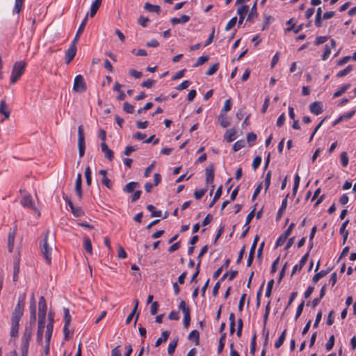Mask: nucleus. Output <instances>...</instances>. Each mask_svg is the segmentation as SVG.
Masks as SVG:
<instances>
[{
	"label": "nucleus",
	"instance_id": "nucleus-1",
	"mask_svg": "<svg viewBox=\"0 0 356 356\" xmlns=\"http://www.w3.org/2000/svg\"><path fill=\"white\" fill-rule=\"evenodd\" d=\"M24 299L25 295L24 294L15 306V308L12 314L11 323L19 325V321L23 316L24 309Z\"/></svg>",
	"mask_w": 356,
	"mask_h": 356
},
{
	"label": "nucleus",
	"instance_id": "nucleus-2",
	"mask_svg": "<svg viewBox=\"0 0 356 356\" xmlns=\"http://www.w3.org/2000/svg\"><path fill=\"white\" fill-rule=\"evenodd\" d=\"M52 250V245H51L48 241V236H45L44 238L40 242V252L46 263L49 265L51 263Z\"/></svg>",
	"mask_w": 356,
	"mask_h": 356
},
{
	"label": "nucleus",
	"instance_id": "nucleus-3",
	"mask_svg": "<svg viewBox=\"0 0 356 356\" xmlns=\"http://www.w3.org/2000/svg\"><path fill=\"white\" fill-rule=\"evenodd\" d=\"M26 65V63L23 61H17L14 64L10 75V83L12 84L15 83L23 74Z\"/></svg>",
	"mask_w": 356,
	"mask_h": 356
},
{
	"label": "nucleus",
	"instance_id": "nucleus-4",
	"mask_svg": "<svg viewBox=\"0 0 356 356\" xmlns=\"http://www.w3.org/2000/svg\"><path fill=\"white\" fill-rule=\"evenodd\" d=\"M49 323L47 325V330L45 333V340H46V346H45V350L44 353L45 355H48L49 353V343L52 335L53 332V324H54V320L53 318L50 316H49Z\"/></svg>",
	"mask_w": 356,
	"mask_h": 356
},
{
	"label": "nucleus",
	"instance_id": "nucleus-5",
	"mask_svg": "<svg viewBox=\"0 0 356 356\" xmlns=\"http://www.w3.org/2000/svg\"><path fill=\"white\" fill-rule=\"evenodd\" d=\"M78 147H79V155L81 158L85 154V136L83 132V128L82 125L78 127Z\"/></svg>",
	"mask_w": 356,
	"mask_h": 356
},
{
	"label": "nucleus",
	"instance_id": "nucleus-6",
	"mask_svg": "<svg viewBox=\"0 0 356 356\" xmlns=\"http://www.w3.org/2000/svg\"><path fill=\"white\" fill-rule=\"evenodd\" d=\"M20 204L24 207H28L30 209L33 210L35 213H37L38 216H40V211L35 207L33 200L30 194H26L20 200Z\"/></svg>",
	"mask_w": 356,
	"mask_h": 356
},
{
	"label": "nucleus",
	"instance_id": "nucleus-7",
	"mask_svg": "<svg viewBox=\"0 0 356 356\" xmlns=\"http://www.w3.org/2000/svg\"><path fill=\"white\" fill-rule=\"evenodd\" d=\"M47 306L45 298L41 296L38 302V320L45 321Z\"/></svg>",
	"mask_w": 356,
	"mask_h": 356
},
{
	"label": "nucleus",
	"instance_id": "nucleus-8",
	"mask_svg": "<svg viewBox=\"0 0 356 356\" xmlns=\"http://www.w3.org/2000/svg\"><path fill=\"white\" fill-rule=\"evenodd\" d=\"M73 90L77 92H83L86 90V83L81 75H77L75 77Z\"/></svg>",
	"mask_w": 356,
	"mask_h": 356
},
{
	"label": "nucleus",
	"instance_id": "nucleus-9",
	"mask_svg": "<svg viewBox=\"0 0 356 356\" xmlns=\"http://www.w3.org/2000/svg\"><path fill=\"white\" fill-rule=\"evenodd\" d=\"M205 173H206V183L207 184L211 185V191L210 192V195L212 194L213 191L214 189V185L213 184V179H214V170L213 166L210 165L206 168L205 169Z\"/></svg>",
	"mask_w": 356,
	"mask_h": 356
},
{
	"label": "nucleus",
	"instance_id": "nucleus-10",
	"mask_svg": "<svg viewBox=\"0 0 356 356\" xmlns=\"http://www.w3.org/2000/svg\"><path fill=\"white\" fill-rule=\"evenodd\" d=\"M101 63H102V65L105 69L108 71H111V64L110 60L105 56L94 58L92 60V65H95Z\"/></svg>",
	"mask_w": 356,
	"mask_h": 356
},
{
	"label": "nucleus",
	"instance_id": "nucleus-11",
	"mask_svg": "<svg viewBox=\"0 0 356 356\" xmlns=\"http://www.w3.org/2000/svg\"><path fill=\"white\" fill-rule=\"evenodd\" d=\"M17 227L10 229L8 236V249L9 252H12L14 248L15 238L16 235Z\"/></svg>",
	"mask_w": 356,
	"mask_h": 356
},
{
	"label": "nucleus",
	"instance_id": "nucleus-12",
	"mask_svg": "<svg viewBox=\"0 0 356 356\" xmlns=\"http://www.w3.org/2000/svg\"><path fill=\"white\" fill-rule=\"evenodd\" d=\"M76 53V47L74 44H72L67 50L65 55V60L67 64H69L75 57Z\"/></svg>",
	"mask_w": 356,
	"mask_h": 356
},
{
	"label": "nucleus",
	"instance_id": "nucleus-13",
	"mask_svg": "<svg viewBox=\"0 0 356 356\" xmlns=\"http://www.w3.org/2000/svg\"><path fill=\"white\" fill-rule=\"evenodd\" d=\"M107 174H108V171L106 170H104V169L100 170L99 171V172H98V175L100 177H99V181L103 185L106 186L108 188H111V181L107 177Z\"/></svg>",
	"mask_w": 356,
	"mask_h": 356
},
{
	"label": "nucleus",
	"instance_id": "nucleus-14",
	"mask_svg": "<svg viewBox=\"0 0 356 356\" xmlns=\"http://www.w3.org/2000/svg\"><path fill=\"white\" fill-rule=\"evenodd\" d=\"M45 327V321L38 320V326L37 331V341L41 343L42 341V336Z\"/></svg>",
	"mask_w": 356,
	"mask_h": 356
},
{
	"label": "nucleus",
	"instance_id": "nucleus-15",
	"mask_svg": "<svg viewBox=\"0 0 356 356\" xmlns=\"http://www.w3.org/2000/svg\"><path fill=\"white\" fill-rule=\"evenodd\" d=\"M308 257H309V252H307L300 259V262L298 263V264H296L293 266V270H292V273H291V275H293V274L296 273V271H300L301 270V269L302 268V267L304 266V265L305 264V263L307 262V259H308Z\"/></svg>",
	"mask_w": 356,
	"mask_h": 356
},
{
	"label": "nucleus",
	"instance_id": "nucleus-16",
	"mask_svg": "<svg viewBox=\"0 0 356 356\" xmlns=\"http://www.w3.org/2000/svg\"><path fill=\"white\" fill-rule=\"evenodd\" d=\"M248 10L249 7L248 6L246 5L241 6L237 9V14L239 15L238 24H242L245 18V16L248 13Z\"/></svg>",
	"mask_w": 356,
	"mask_h": 356
},
{
	"label": "nucleus",
	"instance_id": "nucleus-17",
	"mask_svg": "<svg viewBox=\"0 0 356 356\" xmlns=\"http://www.w3.org/2000/svg\"><path fill=\"white\" fill-rule=\"evenodd\" d=\"M81 184H82V179H81V174L79 173L77 175V177L75 181V192L77 194L79 199L82 198V189H81Z\"/></svg>",
	"mask_w": 356,
	"mask_h": 356
},
{
	"label": "nucleus",
	"instance_id": "nucleus-18",
	"mask_svg": "<svg viewBox=\"0 0 356 356\" xmlns=\"http://www.w3.org/2000/svg\"><path fill=\"white\" fill-rule=\"evenodd\" d=\"M0 113L2 114L6 119H8L10 115V111L4 100L0 102Z\"/></svg>",
	"mask_w": 356,
	"mask_h": 356
},
{
	"label": "nucleus",
	"instance_id": "nucleus-19",
	"mask_svg": "<svg viewBox=\"0 0 356 356\" xmlns=\"http://www.w3.org/2000/svg\"><path fill=\"white\" fill-rule=\"evenodd\" d=\"M309 110L311 113L315 114V115H319L323 112V108L321 106V104L318 102H315L312 103L309 105Z\"/></svg>",
	"mask_w": 356,
	"mask_h": 356
},
{
	"label": "nucleus",
	"instance_id": "nucleus-20",
	"mask_svg": "<svg viewBox=\"0 0 356 356\" xmlns=\"http://www.w3.org/2000/svg\"><path fill=\"white\" fill-rule=\"evenodd\" d=\"M335 47H336V42H335L334 40L332 39L331 40V45L329 46V45L326 44L325 46V51L322 56V60H327L331 54V49H334Z\"/></svg>",
	"mask_w": 356,
	"mask_h": 356
},
{
	"label": "nucleus",
	"instance_id": "nucleus-21",
	"mask_svg": "<svg viewBox=\"0 0 356 356\" xmlns=\"http://www.w3.org/2000/svg\"><path fill=\"white\" fill-rule=\"evenodd\" d=\"M36 321V307L34 302L30 305V325L34 327Z\"/></svg>",
	"mask_w": 356,
	"mask_h": 356
},
{
	"label": "nucleus",
	"instance_id": "nucleus-22",
	"mask_svg": "<svg viewBox=\"0 0 356 356\" xmlns=\"http://www.w3.org/2000/svg\"><path fill=\"white\" fill-rule=\"evenodd\" d=\"M190 20V17L186 15H183L180 17H173L171 19V23L173 25L177 24H185L188 22Z\"/></svg>",
	"mask_w": 356,
	"mask_h": 356
},
{
	"label": "nucleus",
	"instance_id": "nucleus-23",
	"mask_svg": "<svg viewBox=\"0 0 356 356\" xmlns=\"http://www.w3.org/2000/svg\"><path fill=\"white\" fill-rule=\"evenodd\" d=\"M288 196L289 195H287L283 200H282V205L280 207V208L279 209L278 211H277V216H276V219L277 220H279L281 219L282 216V214L284 211V210L286 209V207H287V198H288Z\"/></svg>",
	"mask_w": 356,
	"mask_h": 356
},
{
	"label": "nucleus",
	"instance_id": "nucleus-24",
	"mask_svg": "<svg viewBox=\"0 0 356 356\" xmlns=\"http://www.w3.org/2000/svg\"><path fill=\"white\" fill-rule=\"evenodd\" d=\"M33 329V326H32V325H30L29 326H26L24 331L23 332L22 339L30 341L32 337Z\"/></svg>",
	"mask_w": 356,
	"mask_h": 356
},
{
	"label": "nucleus",
	"instance_id": "nucleus-25",
	"mask_svg": "<svg viewBox=\"0 0 356 356\" xmlns=\"http://www.w3.org/2000/svg\"><path fill=\"white\" fill-rule=\"evenodd\" d=\"M102 0H95L90 8V17H92L95 15L97 11L98 10Z\"/></svg>",
	"mask_w": 356,
	"mask_h": 356
},
{
	"label": "nucleus",
	"instance_id": "nucleus-26",
	"mask_svg": "<svg viewBox=\"0 0 356 356\" xmlns=\"http://www.w3.org/2000/svg\"><path fill=\"white\" fill-rule=\"evenodd\" d=\"M225 139L228 142H232L236 138V131L234 129L227 130L224 136Z\"/></svg>",
	"mask_w": 356,
	"mask_h": 356
},
{
	"label": "nucleus",
	"instance_id": "nucleus-27",
	"mask_svg": "<svg viewBox=\"0 0 356 356\" xmlns=\"http://www.w3.org/2000/svg\"><path fill=\"white\" fill-rule=\"evenodd\" d=\"M138 187H139V184L138 182L131 181L125 185L124 191H125L127 193H131L135 189L138 188Z\"/></svg>",
	"mask_w": 356,
	"mask_h": 356
},
{
	"label": "nucleus",
	"instance_id": "nucleus-28",
	"mask_svg": "<svg viewBox=\"0 0 356 356\" xmlns=\"http://www.w3.org/2000/svg\"><path fill=\"white\" fill-rule=\"evenodd\" d=\"M99 145L102 152L104 154V156L109 161H111V149H109L106 144Z\"/></svg>",
	"mask_w": 356,
	"mask_h": 356
},
{
	"label": "nucleus",
	"instance_id": "nucleus-29",
	"mask_svg": "<svg viewBox=\"0 0 356 356\" xmlns=\"http://www.w3.org/2000/svg\"><path fill=\"white\" fill-rule=\"evenodd\" d=\"M218 121L220 124L223 127L226 128L229 125V122L225 115V113H220L218 116Z\"/></svg>",
	"mask_w": 356,
	"mask_h": 356
},
{
	"label": "nucleus",
	"instance_id": "nucleus-30",
	"mask_svg": "<svg viewBox=\"0 0 356 356\" xmlns=\"http://www.w3.org/2000/svg\"><path fill=\"white\" fill-rule=\"evenodd\" d=\"M144 8L151 13H159L160 12V7L157 5H152L149 3H146L144 6Z\"/></svg>",
	"mask_w": 356,
	"mask_h": 356
},
{
	"label": "nucleus",
	"instance_id": "nucleus-31",
	"mask_svg": "<svg viewBox=\"0 0 356 356\" xmlns=\"http://www.w3.org/2000/svg\"><path fill=\"white\" fill-rule=\"evenodd\" d=\"M170 335V332L168 331H163L162 332L161 337L159 338L156 343L155 347H159L162 343L165 342Z\"/></svg>",
	"mask_w": 356,
	"mask_h": 356
},
{
	"label": "nucleus",
	"instance_id": "nucleus-32",
	"mask_svg": "<svg viewBox=\"0 0 356 356\" xmlns=\"http://www.w3.org/2000/svg\"><path fill=\"white\" fill-rule=\"evenodd\" d=\"M350 87V83H346L343 85L341 88H339L333 95L334 97H338L342 95Z\"/></svg>",
	"mask_w": 356,
	"mask_h": 356
},
{
	"label": "nucleus",
	"instance_id": "nucleus-33",
	"mask_svg": "<svg viewBox=\"0 0 356 356\" xmlns=\"http://www.w3.org/2000/svg\"><path fill=\"white\" fill-rule=\"evenodd\" d=\"M257 16V1L253 4L250 13L247 17V21H253Z\"/></svg>",
	"mask_w": 356,
	"mask_h": 356
},
{
	"label": "nucleus",
	"instance_id": "nucleus-34",
	"mask_svg": "<svg viewBox=\"0 0 356 356\" xmlns=\"http://www.w3.org/2000/svg\"><path fill=\"white\" fill-rule=\"evenodd\" d=\"M200 334L199 332L196 330H193L188 334V339L191 341H195V344L197 345L199 343Z\"/></svg>",
	"mask_w": 356,
	"mask_h": 356
},
{
	"label": "nucleus",
	"instance_id": "nucleus-35",
	"mask_svg": "<svg viewBox=\"0 0 356 356\" xmlns=\"http://www.w3.org/2000/svg\"><path fill=\"white\" fill-rule=\"evenodd\" d=\"M83 245L86 251L90 254H92V243L90 239L88 236H86L83 238Z\"/></svg>",
	"mask_w": 356,
	"mask_h": 356
},
{
	"label": "nucleus",
	"instance_id": "nucleus-36",
	"mask_svg": "<svg viewBox=\"0 0 356 356\" xmlns=\"http://www.w3.org/2000/svg\"><path fill=\"white\" fill-rule=\"evenodd\" d=\"M286 333V330L285 329L282 332V333L280 334L278 339L275 341V348H279L283 344V343L285 340Z\"/></svg>",
	"mask_w": 356,
	"mask_h": 356
},
{
	"label": "nucleus",
	"instance_id": "nucleus-37",
	"mask_svg": "<svg viewBox=\"0 0 356 356\" xmlns=\"http://www.w3.org/2000/svg\"><path fill=\"white\" fill-rule=\"evenodd\" d=\"M29 341L23 340L21 341V355H28L29 347Z\"/></svg>",
	"mask_w": 356,
	"mask_h": 356
},
{
	"label": "nucleus",
	"instance_id": "nucleus-38",
	"mask_svg": "<svg viewBox=\"0 0 356 356\" xmlns=\"http://www.w3.org/2000/svg\"><path fill=\"white\" fill-rule=\"evenodd\" d=\"M147 209L152 213V217H160L161 216V211H156V208L152 204L147 206Z\"/></svg>",
	"mask_w": 356,
	"mask_h": 356
},
{
	"label": "nucleus",
	"instance_id": "nucleus-39",
	"mask_svg": "<svg viewBox=\"0 0 356 356\" xmlns=\"http://www.w3.org/2000/svg\"><path fill=\"white\" fill-rule=\"evenodd\" d=\"M222 186H220L218 188L217 191H216V193L214 195L213 200L210 203V205H209L210 207H213V205L215 204V202L220 197V196L222 195Z\"/></svg>",
	"mask_w": 356,
	"mask_h": 356
},
{
	"label": "nucleus",
	"instance_id": "nucleus-40",
	"mask_svg": "<svg viewBox=\"0 0 356 356\" xmlns=\"http://www.w3.org/2000/svg\"><path fill=\"white\" fill-rule=\"evenodd\" d=\"M328 273L327 270H321L314 275L312 282L316 283L321 278L325 277Z\"/></svg>",
	"mask_w": 356,
	"mask_h": 356
},
{
	"label": "nucleus",
	"instance_id": "nucleus-41",
	"mask_svg": "<svg viewBox=\"0 0 356 356\" xmlns=\"http://www.w3.org/2000/svg\"><path fill=\"white\" fill-rule=\"evenodd\" d=\"M177 346V341H171L168 345V353L169 355H172L175 351V348Z\"/></svg>",
	"mask_w": 356,
	"mask_h": 356
},
{
	"label": "nucleus",
	"instance_id": "nucleus-42",
	"mask_svg": "<svg viewBox=\"0 0 356 356\" xmlns=\"http://www.w3.org/2000/svg\"><path fill=\"white\" fill-rule=\"evenodd\" d=\"M321 13H322V10H321V8L319 7L317 9L316 18H315V25L317 27L321 26Z\"/></svg>",
	"mask_w": 356,
	"mask_h": 356
},
{
	"label": "nucleus",
	"instance_id": "nucleus-43",
	"mask_svg": "<svg viewBox=\"0 0 356 356\" xmlns=\"http://www.w3.org/2000/svg\"><path fill=\"white\" fill-rule=\"evenodd\" d=\"M353 70V67L351 65H348L345 69L339 71L337 74V77H342L347 75Z\"/></svg>",
	"mask_w": 356,
	"mask_h": 356
},
{
	"label": "nucleus",
	"instance_id": "nucleus-44",
	"mask_svg": "<svg viewBox=\"0 0 356 356\" xmlns=\"http://www.w3.org/2000/svg\"><path fill=\"white\" fill-rule=\"evenodd\" d=\"M209 58V56H202L197 58L196 63L193 65L194 67H197L200 65H203L204 63H206Z\"/></svg>",
	"mask_w": 356,
	"mask_h": 356
},
{
	"label": "nucleus",
	"instance_id": "nucleus-45",
	"mask_svg": "<svg viewBox=\"0 0 356 356\" xmlns=\"http://www.w3.org/2000/svg\"><path fill=\"white\" fill-rule=\"evenodd\" d=\"M24 0H15L13 12L19 13L23 7Z\"/></svg>",
	"mask_w": 356,
	"mask_h": 356
},
{
	"label": "nucleus",
	"instance_id": "nucleus-46",
	"mask_svg": "<svg viewBox=\"0 0 356 356\" xmlns=\"http://www.w3.org/2000/svg\"><path fill=\"white\" fill-rule=\"evenodd\" d=\"M226 338V333H222L219 340V346L218 348V353H220L225 347V340Z\"/></svg>",
	"mask_w": 356,
	"mask_h": 356
},
{
	"label": "nucleus",
	"instance_id": "nucleus-47",
	"mask_svg": "<svg viewBox=\"0 0 356 356\" xmlns=\"http://www.w3.org/2000/svg\"><path fill=\"white\" fill-rule=\"evenodd\" d=\"M245 141L243 140H238L236 141L234 145H233V150L234 152H237L238 150H240L241 149H242L243 147H245Z\"/></svg>",
	"mask_w": 356,
	"mask_h": 356
},
{
	"label": "nucleus",
	"instance_id": "nucleus-48",
	"mask_svg": "<svg viewBox=\"0 0 356 356\" xmlns=\"http://www.w3.org/2000/svg\"><path fill=\"white\" fill-rule=\"evenodd\" d=\"M340 160L343 167H346L348 164V157L346 152H343L340 154Z\"/></svg>",
	"mask_w": 356,
	"mask_h": 356
},
{
	"label": "nucleus",
	"instance_id": "nucleus-49",
	"mask_svg": "<svg viewBox=\"0 0 356 356\" xmlns=\"http://www.w3.org/2000/svg\"><path fill=\"white\" fill-rule=\"evenodd\" d=\"M218 68H219V64L218 63H215V64L212 65L209 68V70L206 72V74L207 76H211V75H213V74H215L218 71Z\"/></svg>",
	"mask_w": 356,
	"mask_h": 356
},
{
	"label": "nucleus",
	"instance_id": "nucleus-50",
	"mask_svg": "<svg viewBox=\"0 0 356 356\" xmlns=\"http://www.w3.org/2000/svg\"><path fill=\"white\" fill-rule=\"evenodd\" d=\"M232 104L231 100L229 99H227L225 103L222 108L220 111V113H226L229 111L231 110Z\"/></svg>",
	"mask_w": 356,
	"mask_h": 356
},
{
	"label": "nucleus",
	"instance_id": "nucleus-51",
	"mask_svg": "<svg viewBox=\"0 0 356 356\" xmlns=\"http://www.w3.org/2000/svg\"><path fill=\"white\" fill-rule=\"evenodd\" d=\"M236 22H237V18L236 17H232L227 24L226 26H225V31H228L229 30H231L236 24Z\"/></svg>",
	"mask_w": 356,
	"mask_h": 356
},
{
	"label": "nucleus",
	"instance_id": "nucleus-52",
	"mask_svg": "<svg viewBox=\"0 0 356 356\" xmlns=\"http://www.w3.org/2000/svg\"><path fill=\"white\" fill-rule=\"evenodd\" d=\"M19 325L17 324H12L11 323V327H10V336L12 337H16L18 335V331H19Z\"/></svg>",
	"mask_w": 356,
	"mask_h": 356
},
{
	"label": "nucleus",
	"instance_id": "nucleus-53",
	"mask_svg": "<svg viewBox=\"0 0 356 356\" xmlns=\"http://www.w3.org/2000/svg\"><path fill=\"white\" fill-rule=\"evenodd\" d=\"M13 280L14 282H17V280H18V275H19V265L18 263H15L14 264V267H13Z\"/></svg>",
	"mask_w": 356,
	"mask_h": 356
},
{
	"label": "nucleus",
	"instance_id": "nucleus-54",
	"mask_svg": "<svg viewBox=\"0 0 356 356\" xmlns=\"http://www.w3.org/2000/svg\"><path fill=\"white\" fill-rule=\"evenodd\" d=\"M334 344V336L332 335L330 337L327 342L325 344V348L327 351H330L332 349Z\"/></svg>",
	"mask_w": 356,
	"mask_h": 356
},
{
	"label": "nucleus",
	"instance_id": "nucleus-55",
	"mask_svg": "<svg viewBox=\"0 0 356 356\" xmlns=\"http://www.w3.org/2000/svg\"><path fill=\"white\" fill-rule=\"evenodd\" d=\"M88 14H87V15L85 17V18L83 19L82 22L81 23L76 33H77V35H81L83 30H84V28L86 25V23H87V21H88Z\"/></svg>",
	"mask_w": 356,
	"mask_h": 356
},
{
	"label": "nucleus",
	"instance_id": "nucleus-56",
	"mask_svg": "<svg viewBox=\"0 0 356 356\" xmlns=\"http://www.w3.org/2000/svg\"><path fill=\"white\" fill-rule=\"evenodd\" d=\"M207 191V188H202L201 190H197L194 192V197L196 200H200Z\"/></svg>",
	"mask_w": 356,
	"mask_h": 356
},
{
	"label": "nucleus",
	"instance_id": "nucleus-57",
	"mask_svg": "<svg viewBox=\"0 0 356 356\" xmlns=\"http://www.w3.org/2000/svg\"><path fill=\"white\" fill-rule=\"evenodd\" d=\"M64 320H65V325H70L71 322V316L70 315V311L67 308H64Z\"/></svg>",
	"mask_w": 356,
	"mask_h": 356
},
{
	"label": "nucleus",
	"instance_id": "nucleus-58",
	"mask_svg": "<svg viewBox=\"0 0 356 356\" xmlns=\"http://www.w3.org/2000/svg\"><path fill=\"white\" fill-rule=\"evenodd\" d=\"M71 211L76 217H80L84 214L83 210L80 207H74L71 209Z\"/></svg>",
	"mask_w": 356,
	"mask_h": 356
},
{
	"label": "nucleus",
	"instance_id": "nucleus-59",
	"mask_svg": "<svg viewBox=\"0 0 356 356\" xmlns=\"http://www.w3.org/2000/svg\"><path fill=\"white\" fill-rule=\"evenodd\" d=\"M288 236L285 235L284 233L277 239L276 241V247L282 245L286 240L287 239Z\"/></svg>",
	"mask_w": 356,
	"mask_h": 356
},
{
	"label": "nucleus",
	"instance_id": "nucleus-60",
	"mask_svg": "<svg viewBox=\"0 0 356 356\" xmlns=\"http://www.w3.org/2000/svg\"><path fill=\"white\" fill-rule=\"evenodd\" d=\"M123 110L127 113H132L134 111V106L128 102H124Z\"/></svg>",
	"mask_w": 356,
	"mask_h": 356
},
{
	"label": "nucleus",
	"instance_id": "nucleus-61",
	"mask_svg": "<svg viewBox=\"0 0 356 356\" xmlns=\"http://www.w3.org/2000/svg\"><path fill=\"white\" fill-rule=\"evenodd\" d=\"M85 177H86V183L88 185H90L91 184V170H90V168L89 166H88L86 168V170H85Z\"/></svg>",
	"mask_w": 356,
	"mask_h": 356
},
{
	"label": "nucleus",
	"instance_id": "nucleus-62",
	"mask_svg": "<svg viewBox=\"0 0 356 356\" xmlns=\"http://www.w3.org/2000/svg\"><path fill=\"white\" fill-rule=\"evenodd\" d=\"M328 39L327 36H318L316 38V40L314 41V44L319 45L321 44H323Z\"/></svg>",
	"mask_w": 356,
	"mask_h": 356
},
{
	"label": "nucleus",
	"instance_id": "nucleus-63",
	"mask_svg": "<svg viewBox=\"0 0 356 356\" xmlns=\"http://www.w3.org/2000/svg\"><path fill=\"white\" fill-rule=\"evenodd\" d=\"M355 113V110H352L348 113H346L343 115H341V118H342V120H348L349 119H350Z\"/></svg>",
	"mask_w": 356,
	"mask_h": 356
},
{
	"label": "nucleus",
	"instance_id": "nucleus-64",
	"mask_svg": "<svg viewBox=\"0 0 356 356\" xmlns=\"http://www.w3.org/2000/svg\"><path fill=\"white\" fill-rule=\"evenodd\" d=\"M261 158L260 156H256L252 161V168L254 170H256L261 165Z\"/></svg>",
	"mask_w": 356,
	"mask_h": 356
}]
</instances>
